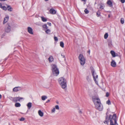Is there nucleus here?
I'll use <instances>...</instances> for the list:
<instances>
[{
	"instance_id": "obj_1",
	"label": "nucleus",
	"mask_w": 125,
	"mask_h": 125,
	"mask_svg": "<svg viewBox=\"0 0 125 125\" xmlns=\"http://www.w3.org/2000/svg\"><path fill=\"white\" fill-rule=\"evenodd\" d=\"M116 117L115 115H109L107 116L104 122L105 124H108L110 123V125H117L116 123Z\"/></svg>"
},
{
	"instance_id": "obj_2",
	"label": "nucleus",
	"mask_w": 125,
	"mask_h": 125,
	"mask_svg": "<svg viewBox=\"0 0 125 125\" xmlns=\"http://www.w3.org/2000/svg\"><path fill=\"white\" fill-rule=\"evenodd\" d=\"M93 100L96 108L99 111H102L103 107L98 97L96 96H93Z\"/></svg>"
},
{
	"instance_id": "obj_3",
	"label": "nucleus",
	"mask_w": 125,
	"mask_h": 125,
	"mask_svg": "<svg viewBox=\"0 0 125 125\" xmlns=\"http://www.w3.org/2000/svg\"><path fill=\"white\" fill-rule=\"evenodd\" d=\"M59 84L63 89L65 88L67 86V81L66 79L62 77H60L58 80Z\"/></svg>"
},
{
	"instance_id": "obj_4",
	"label": "nucleus",
	"mask_w": 125,
	"mask_h": 125,
	"mask_svg": "<svg viewBox=\"0 0 125 125\" xmlns=\"http://www.w3.org/2000/svg\"><path fill=\"white\" fill-rule=\"evenodd\" d=\"M51 66L53 74L55 76H57L59 74V71L56 65L53 64Z\"/></svg>"
},
{
	"instance_id": "obj_5",
	"label": "nucleus",
	"mask_w": 125,
	"mask_h": 125,
	"mask_svg": "<svg viewBox=\"0 0 125 125\" xmlns=\"http://www.w3.org/2000/svg\"><path fill=\"white\" fill-rule=\"evenodd\" d=\"M79 59L81 65H83L85 62V59L83 55L80 54L79 56Z\"/></svg>"
},
{
	"instance_id": "obj_6",
	"label": "nucleus",
	"mask_w": 125,
	"mask_h": 125,
	"mask_svg": "<svg viewBox=\"0 0 125 125\" xmlns=\"http://www.w3.org/2000/svg\"><path fill=\"white\" fill-rule=\"evenodd\" d=\"M92 73L93 76L94 80L95 81V83L97 84L98 82L96 81V79L98 78V76L97 75L96 73L95 72L94 70H93L92 71Z\"/></svg>"
},
{
	"instance_id": "obj_7",
	"label": "nucleus",
	"mask_w": 125,
	"mask_h": 125,
	"mask_svg": "<svg viewBox=\"0 0 125 125\" xmlns=\"http://www.w3.org/2000/svg\"><path fill=\"white\" fill-rule=\"evenodd\" d=\"M60 109L58 105H56L51 110V113H54L56 111V110H59Z\"/></svg>"
},
{
	"instance_id": "obj_8",
	"label": "nucleus",
	"mask_w": 125,
	"mask_h": 125,
	"mask_svg": "<svg viewBox=\"0 0 125 125\" xmlns=\"http://www.w3.org/2000/svg\"><path fill=\"white\" fill-rule=\"evenodd\" d=\"M27 30L28 32L31 34H33V32L32 28L30 27H27Z\"/></svg>"
},
{
	"instance_id": "obj_9",
	"label": "nucleus",
	"mask_w": 125,
	"mask_h": 125,
	"mask_svg": "<svg viewBox=\"0 0 125 125\" xmlns=\"http://www.w3.org/2000/svg\"><path fill=\"white\" fill-rule=\"evenodd\" d=\"M23 99L22 97H14L13 99V100L15 102H16L18 101H20Z\"/></svg>"
},
{
	"instance_id": "obj_10",
	"label": "nucleus",
	"mask_w": 125,
	"mask_h": 125,
	"mask_svg": "<svg viewBox=\"0 0 125 125\" xmlns=\"http://www.w3.org/2000/svg\"><path fill=\"white\" fill-rule=\"evenodd\" d=\"M9 18V17L8 16H6L4 18V21H3V24H5L8 21Z\"/></svg>"
},
{
	"instance_id": "obj_11",
	"label": "nucleus",
	"mask_w": 125,
	"mask_h": 125,
	"mask_svg": "<svg viewBox=\"0 0 125 125\" xmlns=\"http://www.w3.org/2000/svg\"><path fill=\"white\" fill-rule=\"evenodd\" d=\"M111 63V65L113 67H115L116 66V63L113 60H112Z\"/></svg>"
},
{
	"instance_id": "obj_12",
	"label": "nucleus",
	"mask_w": 125,
	"mask_h": 125,
	"mask_svg": "<svg viewBox=\"0 0 125 125\" xmlns=\"http://www.w3.org/2000/svg\"><path fill=\"white\" fill-rule=\"evenodd\" d=\"M50 12L51 14H54L56 13V10L52 8L50 10Z\"/></svg>"
},
{
	"instance_id": "obj_13",
	"label": "nucleus",
	"mask_w": 125,
	"mask_h": 125,
	"mask_svg": "<svg viewBox=\"0 0 125 125\" xmlns=\"http://www.w3.org/2000/svg\"><path fill=\"white\" fill-rule=\"evenodd\" d=\"M86 79L88 82H90L91 81V76L88 75L86 76Z\"/></svg>"
},
{
	"instance_id": "obj_14",
	"label": "nucleus",
	"mask_w": 125,
	"mask_h": 125,
	"mask_svg": "<svg viewBox=\"0 0 125 125\" xmlns=\"http://www.w3.org/2000/svg\"><path fill=\"white\" fill-rule=\"evenodd\" d=\"M21 88L20 87H15L13 89V91L14 92H17L21 90Z\"/></svg>"
},
{
	"instance_id": "obj_15",
	"label": "nucleus",
	"mask_w": 125,
	"mask_h": 125,
	"mask_svg": "<svg viewBox=\"0 0 125 125\" xmlns=\"http://www.w3.org/2000/svg\"><path fill=\"white\" fill-rule=\"evenodd\" d=\"M39 115L41 117L43 116L44 114L43 113L41 110H39L38 112Z\"/></svg>"
},
{
	"instance_id": "obj_16",
	"label": "nucleus",
	"mask_w": 125,
	"mask_h": 125,
	"mask_svg": "<svg viewBox=\"0 0 125 125\" xmlns=\"http://www.w3.org/2000/svg\"><path fill=\"white\" fill-rule=\"evenodd\" d=\"M48 60L49 62H52L53 61V57L52 56H50L48 58Z\"/></svg>"
},
{
	"instance_id": "obj_17",
	"label": "nucleus",
	"mask_w": 125,
	"mask_h": 125,
	"mask_svg": "<svg viewBox=\"0 0 125 125\" xmlns=\"http://www.w3.org/2000/svg\"><path fill=\"white\" fill-rule=\"evenodd\" d=\"M110 53L113 57H115L116 56L115 53L113 51H110Z\"/></svg>"
},
{
	"instance_id": "obj_18",
	"label": "nucleus",
	"mask_w": 125,
	"mask_h": 125,
	"mask_svg": "<svg viewBox=\"0 0 125 125\" xmlns=\"http://www.w3.org/2000/svg\"><path fill=\"white\" fill-rule=\"evenodd\" d=\"M107 4L110 7H112V2L110 0H109L107 2Z\"/></svg>"
},
{
	"instance_id": "obj_19",
	"label": "nucleus",
	"mask_w": 125,
	"mask_h": 125,
	"mask_svg": "<svg viewBox=\"0 0 125 125\" xmlns=\"http://www.w3.org/2000/svg\"><path fill=\"white\" fill-rule=\"evenodd\" d=\"M32 103H28L27 105V106L29 109H30Z\"/></svg>"
},
{
	"instance_id": "obj_20",
	"label": "nucleus",
	"mask_w": 125,
	"mask_h": 125,
	"mask_svg": "<svg viewBox=\"0 0 125 125\" xmlns=\"http://www.w3.org/2000/svg\"><path fill=\"white\" fill-rule=\"evenodd\" d=\"M60 46L62 48H63L64 47V43L63 42H61L60 43Z\"/></svg>"
},
{
	"instance_id": "obj_21",
	"label": "nucleus",
	"mask_w": 125,
	"mask_h": 125,
	"mask_svg": "<svg viewBox=\"0 0 125 125\" xmlns=\"http://www.w3.org/2000/svg\"><path fill=\"white\" fill-rule=\"evenodd\" d=\"M15 107H20L21 105L20 103H16L15 104Z\"/></svg>"
},
{
	"instance_id": "obj_22",
	"label": "nucleus",
	"mask_w": 125,
	"mask_h": 125,
	"mask_svg": "<svg viewBox=\"0 0 125 125\" xmlns=\"http://www.w3.org/2000/svg\"><path fill=\"white\" fill-rule=\"evenodd\" d=\"M41 18L43 22L46 21H47L46 18L44 17H41Z\"/></svg>"
},
{
	"instance_id": "obj_23",
	"label": "nucleus",
	"mask_w": 125,
	"mask_h": 125,
	"mask_svg": "<svg viewBox=\"0 0 125 125\" xmlns=\"http://www.w3.org/2000/svg\"><path fill=\"white\" fill-rule=\"evenodd\" d=\"M10 31V27L9 26L7 29H6L5 31L7 32H9Z\"/></svg>"
},
{
	"instance_id": "obj_24",
	"label": "nucleus",
	"mask_w": 125,
	"mask_h": 125,
	"mask_svg": "<svg viewBox=\"0 0 125 125\" xmlns=\"http://www.w3.org/2000/svg\"><path fill=\"white\" fill-rule=\"evenodd\" d=\"M45 32L46 33L50 34L51 32V30L49 29H47L45 30Z\"/></svg>"
},
{
	"instance_id": "obj_25",
	"label": "nucleus",
	"mask_w": 125,
	"mask_h": 125,
	"mask_svg": "<svg viewBox=\"0 0 125 125\" xmlns=\"http://www.w3.org/2000/svg\"><path fill=\"white\" fill-rule=\"evenodd\" d=\"M7 7L8 8V10L9 11H11L12 10V8L10 6H8Z\"/></svg>"
},
{
	"instance_id": "obj_26",
	"label": "nucleus",
	"mask_w": 125,
	"mask_h": 125,
	"mask_svg": "<svg viewBox=\"0 0 125 125\" xmlns=\"http://www.w3.org/2000/svg\"><path fill=\"white\" fill-rule=\"evenodd\" d=\"M47 97L45 96H43L42 97V100H44L47 98Z\"/></svg>"
},
{
	"instance_id": "obj_27",
	"label": "nucleus",
	"mask_w": 125,
	"mask_h": 125,
	"mask_svg": "<svg viewBox=\"0 0 125 125\" xmlns=\"http://www.w3.org/2000/svg\"><path fill=\"white\" fill-rule=\"evenodd\" d=\"M108 36V35L107 33H106L104 35V38L105 39H106Z\"/></svg>"
},
{
	"instance_id": "obj_28",
	"label": "nucleus",
	"mask_w": 125,
	"mask_h": 125,
	"mask_svg": "<svg viewBox=\"0 0 125 125\" xmlns=\"http://www.w3.org/2000/svg\"><path fill=\"white\" fill-rule=\"evenodd\" d=\"M42 27L43 28L46 29H47L48 28V27L46 24L43 25L42 26Z\"/></svg>"
},
{
	"instance_id": "obj_29",
	"label": "nucleus",
	"mask_w": 125,
	"mask_h": 125,
	"mask_svg": "<svg viewBox=\"0 0 125 125\" xmlns=\"http://www.w3.org/2000/svg\"><path fill=\"white\" fill-rule=\"evenodd\" d=\"M120 22H121V23L122 24H123L124 23V19H123V18H121V19Z\"/></svg>"
},
{
	"instance_id": "obj_30",
	"label": "nucleus",
	"mask_w": 125,
	"mask_h": 125,
	"mask_svg": "<svg viewBox=\"0 0 125 125\" xmlns=\"http://www.w3.org/2000/svg\"><path fill=\"white\" fill-rule=\"evenodd\" d=\"M106 103L108 105L110 104L111 103L110 101L109 100H108L106 102Z\"/></svg>"
},
{
	"instance_id": "obj_31",
	"label": "nucleus",
	"mask_w": 125,
	"mask_h": 125,
	"mask_svg": "<svg viewBox=\"0 0 125 125\" xmlns=\"http://www.w3.org/2000/svg\"><path fill=\"white\" fill-rule=\"evenodd\" d=\"M84 12L85 14H87L89 13V11L87 9H85L84 10Z\"/></svg>"
},
{
	"instance_id": "obj_32",
	"label": "nucleus",
	"mask_w": 125,
	"mask_h": 125,
	"mask_svg": "<svg viewBox=\"0 0 125 125\" xmlns=\"http://www.w3.org/2000/svg\"><path fill=\"white\" fill-rule=\"evenodd\" d=\"M1 8L3 10H6L7 9V8L5 6H3L1 7Z\"/></svg>"
},
{
	"instance_id": "obj_33",
	"label": "nucleus",
	"mask_w": 125,
	"mask_h": 125,
	"mask_svg": "<svg viewBox=\"0 0 125 125\" xmlns=\"http://www.w3.org/2000/svg\"><path fill=\"white\" fill-rule=\"evenodd\" d=\"M78 113L80 114H81L82 113V111L81 110L79 109L78 111Z\"/></svg>"
},
{
	"instance_id": "obj_34",
	"label": "nucleus",
	"mask_w": 125,
	"mask_h": 125,
	"mask_svg": "<svg viewBox=\"0 0 125 125\" xmlns=\"http://www.w3.org/2000/svg\"><path fill=\"white\" fill-rule=\"evenodd\" d=\"M54 39L55 41H58V39L56 37L54 36Z\"/></svg>"
},
{
	"instance_id": "obj_35",
	"label": "nucleus",
	"mask_w": 125,
	"mask_h": 125,
	"mask_svg": "<svg viewBox=\"0 0 125 125\" xmlns=\"http://www.w3.org/2000/svg\"><path fill=\"white\" fill-rule=\"evenodd\" d=\"M20 121H23L25 120V118L23 117H22L20 119Z\"/></svg>"
},
{
	"instance_id": "obj_36",
	"label": "nucleus",
	"mask_w": 125,
	"mask_h": 125,
	"mask_svg": "<svg viewBox=\"0 0 125 125\" xmlns=\"http://www.w3.org/2000/svg\"><path fill=\"white\" fill-rule=\"evenodd\" d=\"M109 95V94L108 92H107L106 93V97H108Z\"/></svg>"
},
{
	"instance_id": "obj_37",
	"label": "nucleus",
	"mask_w": 125,
	"mask_h": 125,
	"mask_svg": "<svg viewBox=\"0 0 125 125\" xmlns=\"http://www.w3.org/2000/svg\"><path fill=\"white\" fill-rule=\"evenodd\" d=\"M47 24L49 26H51V23L50 22H48L47 23Z\"/></svg>"
},
{
	"instance_id": "obj_38",
	"label": "nucleus",
	"mask_w": 125,
	"mask_h": 125,
	"mask_svg": "<svg viewBox=\"0 0 125 125\" xmlns=\"http://www.w3.org/2000/svg\"><path fill=\"white\" fill-rule=\"evenodd\" d=\"M121 2L122 3H124L125 1V0H120Z\"/></svg>"
},
{
	"instance_id": "obj_39",
	"label": "nucleus",
	"mask_w": 125,
	"mask_h": 125,
	"mask_svg": "<svg viewBox=\"0 0 125 125\" xmlns=\"http://www.w3.org/2000/svg\"><path fill=\"white\" fill-rule=\"evenodd\" d=\"M104 8V6L103 5L102 6H101L100 7V8L101 9H103Z\"/></svg>"
},
{
	"instance_id": "obj_40",
	"label": "nucleus",
	"mask_w": 125,
	"mask_h": 125,
	"mask_svg": "<svg viewBox=\"0 0 125 125\" xmlns=\"http://www.w3.org/2000/svg\"><path fill=\"white\" fill-rule=\"evenodd\" d=\"M2 6V4L1 3H0V8H1Z\"/></svg>"
},
{
	"instance_id": "obj_41",
	"label": "nucleus",
	"mask_w": 125,
	"mask_h": 125,
	"mask_svg": "<svg viewBox=\"0 0 125 125\" xmlns=\"http://www.w3.org/2000/svg\"><path fill=\"white\" fill-rule=\"evenodd\" d=\"M2 125H8V124H3Z\"/></svg>"
},
{
	"instance_id": "obj_42",
	"label": "nucleus",
	"mask_w": 125,
	"mask_h": 125,
	"mask_svg": "<svg viewBox=\"0 0 125 125\" xmlns=\"http://www.w3.org/2000/svg\"><path fill=\"white\" fill-rule=\"evenodd\" d=\"M87 52L89 53V54L90 53V50L88 51Z\"/></svg>"
},
{
	"instance_id": "obj_43",
	"label": "nucleus",
	"mask_w": 125,
	"mask_h": 125,
	"mask_svg": "<svg viewBox=\"0 0 125 125\" xmlns=\"http://www.w3.org/2000/svg\"><path fill=\"white\" fill-rule=\"evenodd\" d=\"M2 96L1 94H0V99L1 98Z\"/></svg>"
},
{
	"instance_id": "obj_44",
	"label": "nucleus",
	"mask_w": 125,
	"mask_h": 125,
	"mask_svg": "<svg viewBox=\"0 0 125 125\" xmlns=\"http://www.w3.org/2000/svg\"><path fill=\"white\" fill-rule=\"evenodd\" d=\"M97 14L98 15H99V13H97Z\"/></svg>"
},
{
	"instance_id": "obj_45",
	"label": "nucleus",
	"mask_w": 125,
	"mask_h": 125,
	"mask_svg": "<svg viewBox=\"0 0 125 125\" xmlns=\"http://www.w3.org/2000/svg\"><path fill=\"white\" fill-rule=\"evenodd\" d=\"M45 0V1H48V0Z\"/></svg>"
},
{
	"instance_id": "obj_46",
	"label": "nucleus",
	"mask_w": 125,
	"mask_h": 125,
	"mask_svg": "<svg viewBox=\"0 0 125 125\" xmlns=\"http://www.w3.org/2000/svg\"><path fill=\"white\" fill-rule=\"evenodd\" d=\"M2 125L1 124V125Z\"/></svg>"
}]
</instances>
